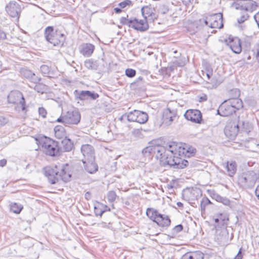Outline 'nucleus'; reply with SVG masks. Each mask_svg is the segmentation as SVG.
Listing matches in <instances>:
<instances>
[{
	"label": "nucleus",
	"mask_w": 259,
	"mask_h": 259,
	"mask_svg": "<svg viewBox=\"0 0 259 259\" xmlns=\"http://www.w3.org/2000/svg\"><path fill=\"white\" fill-rule=\"evenodd\" d=\"M41 147L42 151L46 155L56 156L59 154L60 148L57 142L46 136L35 139Z\"/></svg>",
	"instance_id": "obj_3"
},
{
	"label": "nucleus",
	"mask_w": 259,
	"mask_h": 259,
	"mask_svg": "<svg viewBox=\"0 0 259 259\" xmlns=\"http://www.w3.org/2000/svg\"><path fill=\"white\" fill-rule=\"evenodd\" d=\"M136 122L141 124L145 123L148 120V114L144 111L138 110Z\"/></svg>",
	"instance_id": "obj_35"
},
{
	"label": "nucleus",
	"mask_w": 259,
	"mask_h": 259,
	"mask_svg": "<svg viewBox=\"0 0 259 259\" xmlns=\"http://www.w3.org/2000/svg\"><path fill=\"white\" fill-rule=\"evenodd\" d=\"M131 3V2L129 0L124 1L119 3L118 6L120 8L123 9L126 6L129 5Z\"/></svg>",
	"instance_id": "obj_50"
},
{
	"label": "nucleus",
	"mask_w": 259,
	"mask_h": 259,
	"mask_svg": "<svg viewBox=\"0 0 259 259\" xmlns=\"http://www.w3.org/2000/svg\"><path fill=\"white\" fill-rule=\"evenodd\" d=\"M236 7L237 9H240L247 11H253L255 10L257 5L253 0H238L237 2Z\"/></svg>",
	"instance_id": "obj_15"
},
{
	"label": "nucleus",
	"mask_w": 259,
	"mask_h": 259,
	"mask_svg": "<svg viewBox=\"0 0 259 259\" xmlns=\"http://www.w3.org/2000/svg\"><path fill=\"white\" fill-rule=\"evenodd\" d=\"M138 113V110H135L133 111H131L128 113L127 115V120L130 121L136 122V120L137 119V114Z\"/></svg>",
	"instance_id": "obj_39"
},
{
	"label": "nucleus",
	"mask_w": 259,
	"mask_h": 259,
	"mask_svg": "<svg viewBox=\"0 0 259 259\" xmlns=\"http://www.w3.org/2000/svg\"><path fill=\"white\" fill-rule=\"evenodd\" d=\"M55 137L58 139L66 138V133L64 127L57 125L54 128Z\"/></svg>",
	"instance_id": "obj_30"
},
{
	"label": "nucleus",
	"mask_w": 259,
	"mask_h": 259,
	"mask_svg": "<svg viewBox=\"0 0 259 259\" xmlns=\"http://www.w3.org/2000/svg\"><path fill=\"white\" fill-rule=\"evenodd\" d=\"M45 36L47 41L54 46L63 45L65 36L60 30H56L53 26H48L45 29Z\"/></svg>",
	"instance_id": "obj_5"
},
{
	"label": "nucleus",
	"mask_w": 259,
	"mask_h": 259,
	"mask_svg": "<svg viewBox=\"0 0 259 259\" xmlns=\"http://www.w3.org/2000/svg\"><path fill=\"white\" fill-rule=\"evenodd\" d=\"M230 47L232 51L236 54H239L242 50L240 40L237 38H234L230 42Z\"/></svg>",
	"instance_id": "obj_28"
},
{
	"label": "nucleus",
	"mask_w": 259,
	"mask_h": 259,
	"mask_svg": "<svg viewBox=\"0 0 259 259\" xmlns=\"http://www.w3.org/2000/svg\"><path fill=\"white\" fill-rule=\"evenodd\" d=\"M132 134L135 137L141 138H142V129H134L132 132Z\"/></svg>",
	"instance_id": "obj_47"
},
{
	"label": "nucleus",
	"mask_w": 259,
	"mask_h": 259,
	"mask_svg": "<svg viewBox=\"0 0 259 259\" xmlns=\"http://www.w3.org/2000/svg\"><path fill=\"white\" fill-rule=\"evenodd\" d=\"M80 118L81 115L78 109L69 110L64 115V124H77Z\"/></svg>",
	"instance_id": "obj_11"
},
{
	"label": "nucleus",
	"mask_w": 259,
	"mask_h": 259,
	"mask_svg": "<svg viewBox=\"0 0 259 259\" xmlns=\"http://www.w3.org/2000/svg\"><path fill=\"white\" fill-rule=\"evenodd\" d=\"M35 83V85L33 88L35 91L41 94H43L46 91L47 88L45 84L39 83V82Z\"/></svg>",
	"instance_id": "obj_38"
},
{
	"label": "nucleus",
	"mask_w": 259,
	"mask_h": 259,
	"mask_svg": "<svg viewBox=\"0 0 259 259\" xmlns=\"http://www.w3.org/2000/svg\"><path fill=\"white\" fill-rule=\"evenodd\" d=\"M133 19H128L126 17H122L120 19V22L122 25H126L132 27Z\"/></svg>",
	"instance_id": "obj_43"
},
{
	"label": "nucleus",
	"mask_w": 259,
	"mask_h": 259,
	"mask_svg": "<svg viewBox=\"0 0 259 259\" xmlns=\"http://www.w3.org/2000/svg\"><path fill=\"white\" fill-rule=\"evenodd\" d=\"M146 214L151 220L160 227L167 228L170 225L171 221L168 215L160 213L157 210L153 208H148Z\"/></svg>",
	"instance_id": "obj_4"
},
{
	"label": "nucleus",
	"mask_w": 259,
	"mask_h": 259,
	"mask_svg": "<svg viewBox=\"0 0 259 259\" xmlns=\"http://www.w3.org/2000/svg\"><path fill=\"white\" fill-rule=\"evenodd\" d=\"M81 152L84 156V160H94V149L93 147L91 145H83L81 147Z\"/></svg>",
	"instance_id": "obj_20"
},
{
	"label": "nucleus",
	"mask_w": 259,
	"mask_h": 259,
	"mask_svg": "<svg viewBox=\"0 0 259 259\" xmlns=\"http://www.w3.org/2000/svg\"><path fill=\"white\" fill-rule=\"evenodd\" d=\"M226 168L228 175L233 177L237 170V163L235 161H228L226 164Z\"/></svg>",
	"instance_id": "obj_32"
},
{
	"label": "nucleus",
	"mask_w": 259,
	"mask_h": 259,
	"mask_svg": "<svg viewBox=\"0 0 259 259\" xmlns=\"http://www.w3.org/2000/svg\"><path fill=\"white\" fill-rule=\"evenodd\" d=\"M62 147L61 148L65 152L70 151L73 147V144L70 139L66 138L62 140L61 142Z\"/></svg>",
	"instance_id": "obj_33"
},
{
	"label": "nucleus",
	"mask_w": 259,
	"mask_h": 259,
	"mask_svg": "<svg viewBox=\"0 0 259 259\" xmlns=\"http://www.w3.org/2000/svg\"><path fill=\"white\" fill-rule=\"evenodd\" d=\"M256 51H257V52H256V59L257 60L258 62H259V46L256 49Z\"/></svg>",
	"instance_id": "obj_64"
},
{
	"label": "nucleus",
	"mask_w": 259,
	"mask_h": 259,
	"mask_svg": "<svg viewBox=\"0 0 259 259\" xmlns=\"http://www.w3.org/2000/svg\"><path fill=\"white\" fill-rule=\"evenodd\" d=\"M114 10L116 13L119 14L121 12V8H120L119 7H118L115 8Z\"/></svg>",
	"instance_id": "obj_62"
},
{
	"label": "nucleus",
	"mask_w": 259,
	"mask_h": 259,
	"mask_svg": "<svg viewBox=\"0 0 259 259\" xmlns=\"http://www.w3.org/2000/svg\"><path fill=\"white\" fill-rule=\"evenodd\" d=\"M38 113L40 115H41L43 118H45L47 115V111L43 107H39L38 108Z\"/></svg>",
	"instance_id": "obj_52"
},
{
	"label": "nucleus",
	"mask_w": 259,
	"mask_h": 259,
	"mask_svg": "<svg viewBox=\"0 0 259 259\" xmlns=\"http://www.w3.org/2000/svg\"><path fill=\"white\" fill-rule=\"evenodd\" d=\"M233 238V234H230L228 229L225 227L216 230L214 238L215 241L221 246L228 245Z\"/></svg>",
	"instance_id": "obj_7"
},
{
	"label": "nucleus",
	"mask_w": 259,
	"mask_h": 259,
	"mask_svg": "<svg viewBox=\"0 0 259 259\" xmlns=\"http://www.w3.org/2000/svg\"><path fill=\"white\" fill-rule=\"evenodd\" d=\"M7 38L6 33L0 28V40L5 39Z\"/></svg>",
	"instance_id": "obj_54"
},
{
	"label": "nucleus",
	"mask_w": 259,
	"mask_h": 259,
	"mask_svg": "<svg viewBox=\"0 0 259 259\" xmlns=\"http://www.w3.org/2000/svg\"><path fill=\"white\" fill-rule=\"evenodd\" d=\"M22 75L33 83L39 82L41 78L37 76L32 71L24 69L21 70Z\"/></svg>",
	"instance_id": "obj_25"
},
{
	"label": "nucleus",
	"mask_w": 259,
	"mask_h": 259,
	"mask_svg": "<svg viewBox=\"0 0 259 259\" xmlns=\"http://www.w3.org/2000/svg\"><path fill=\"white\" fill-rule=\"evenodd\" d=\"M211 196L212 198L214 199L216 201L220 202L221 201V199H222V196L220 195L219 194L216 193L214 191H212L211 193Z\"/></svg>",
	"instance_id": "obj_48"
},
{
	"label": "nucleus",
	"mask_w": 259,
	"mask_h": 259,
	"mask_svg": "<svg viewBox=\"0 0 259 259\" xmlns=\"http://www.w3.org/2000/svg\"><path fill=\"white\" fill-rule=\"evenodd\" d=\"M239 125L240 126V128H241V130L247 134H248L252 128L251 124L248 122L244 121H242L241 122H239Z\"/></svg>",
	"instance_id": "obj_37"
},
{
	"label": "nucleus",
	"mask_w": 259,
	"mask_h": 259,
	"mask_svg": "<svg viewBox=\"0 0 259 259\" xmlns=\"http://www.w3.org/2000/svg\"><path fill=\"white\" fill-rule=\"evenodd\" d=\"M254 18L259 28V13L254 16Z\"/></svg>",
	"instance_id": "obj_58"
},
{
	"label": "nucleus",
	"mask_w": 259,
	"mask_h": 259,
	"mask_svg": "<svg viewBox=\"0 0 259 259\" xmlns=\"http://www.w3.org/2000/svg\"><path fill=\"white\" fill-rule=\"evenodd\" d=\"M182 259H203V254L200 251L187 252L182 256Z\"/></svg>",
	"instance_id": "obj_29"
},
{
	"label": "nucleus",
	"mask_w": 259,
	"mask_h": 259,
	"mask_svg": "<svg viewBox=\"0 0 259 259\" xmlns=\"http://www.w3.org/2000/svg\"><path fill=\"white\" fill-rule=\"evenodd\" d=\"M6 11L11 17L18 20L21 12V7L17 1H12L6 5Z\"/></svg>",
	"instance_id": "obj_10"
},
{
	"label": "nucleus",
	"mask_w": 259,
	"mask_h": 259,
	"mask_svg": "<svg viewBox=\"0 0 259 259\" xmlns=\"http://www.w3.org/2000/svg\"><path fill=\"white\" fill-rule=\"evenodd\" d=\"M109 224H107L106 223H105V222H101V223L98 224V227H101V228H108V225Z\"/></svg>",
	"instance_id": "obj_56"
},
{
	"label": "nucleus",
	"mask_w": 259,
	"mask_h": 259,
	"mask_svg": "<svg viewBox=\"0 0 259 259\" xmlns=\"http://www.w3.org/2000/svg\"><path fill=\"white\" fill-rule=\"evenodd\" d=\"M169 11V8L167 5L161 4L158 6V12L159 14L164 15Z\"/></svg>",
	"instance_id": "obj_40"
},
{
	"label": "nucleus",
	"mask_w": 259,
	"mask_h": 259,
	"mask_svg": "<svg viewBox=\"0 0 259 259\" xmlns=\"http://www.w3.org/2000/svg\"><path fill=\"white\" fill-rule=\"evenodd\" d=\"M164 150L162 152L156 155V158L159 159L164 164L167 165V161L175 159L177 156H179L177 144L175 143L169 144L166 148L164 147Z\"/></svg>",
	"instance_id": "obj_6"
},
{
	"label": "nucleus",
	"mask_w": 259,
	"mask_h": 259,
	"mask_svg": "<svg viewBox=\"0 0 259 259\" xmlns=\"http://www.w3.org/2000/svg\"><path fill=\"white\" fill-rule=\"evenodd\" d=\"M177 149L178 150V152H179L178 155L179 156H184L185 157H190L193 156L196 152V149L194 147L192 146L188 147L186 145L185 147H182L177 145Z\"/></svg>",
	"instance_id": "obj_24"
},
{
	"label": "nucleus",
	"mask_w": 259,
	"mask_h": 259,
	"mask_svg": "<svg viewBox=\"0 0 259 259\" xmlns=\"http://www.w3.org/2000/svg\"><path fill=\"white\" fill-rule=\"evenodd\" d=\"M255 194L257 199L259 200V185L257 186L255 190Z\"/></svg>",
	"instance_id": "obj_61"
},
{
	"label": "nucleus",
	"mask_w": 259,
	"mask_h": 259,
	"mask_svg": "<svg viewBox=\"0 0 259 259\" xmlns=\"http://www.w3.org/2000/svg\"><path fill=\"white\" fill-rule=\"evenodd\" d=\"M84 65L87 69L93 70H97L99 67L97 61L92 59L86 60L84 62Z\"/></svg>",
	"instance_id": "obj_34"
},
{
	"label": "nucleus",
	"mask_w": 259,
	"mask_h": 259,
	"mask_svg": "<svg viewBox=\"0 0 259 259\" xmlns=\"http://www.w3.org/2000/svg\"><path fill=\"white\" fill-rule=\"evenodd\" d=\"M223 15L221 13L214 14L205 17L202 20L206 26L210 28H221L223 26L222 23Z\"/></svg>",
	"instance_id": "obj_8"
},
{
	"label": "nucleus",
	"mask_w": 259,
	"mask_h": 259,
	"mask_svg": "<svg viewBox=\"0 0 259 259\" xmlns=\"http://www.w3.org/2000/svg\"><path fill=\"white\" fill-rule=\"evenodd\" d=\"M228 219H226L221 214L214 219V227L216 230L217 229H221L224 227L227 228V222Z\"/></svg>",
	"instance_id": "obj_26"
},
{
	"label": "nucleus",
	"mask_w": 259,
	"mask_h": 259,
	"mask_svg": "<svg viewBox=\"0 0 259 259\" xmlns=\"http://www.w3.org/2000/svg\"><path fill=\"white\" fill-rule=\"evenodd\" d=\"M141 13L143 18L152 23L157 19L158 15L155 12L154 8L150 6H146L142 7Z\"/></svg>",
	"instance_id": "obj_17"
},
{
	"label": "nucleus",
	"mask_w": 259,
	"mask_h": 259,
	"mask_svg": "<svg viewBox=\"0 0 259 259\" xmlns=\"http://www.w3.org/2000/svg\"><path fill=\"white\" fill-rule=\"evenodd\" d=\"M184 117L187 120L196 123H200L202 120L201 112L197 109L187 110Z\"/></svg>",
	"instance_id": "obj_16"
},
{
	"label": "nucleus",
	"mask_w": 259,
	"mask_h": 259,
	"mask_svg": "<svg viewBox=\"0 0 259 259\" xmlns=\"http://www.w3.org/2000/svg\"><path fill=\"white\" fill-rule=\"evenodd\" d=\"M7 160L6 159H3L0 160V166L4 167L7 164Z\"/></svg>",
	"instance_id": "obj_60"
},
{
	"label": "nucleus",
	"mask_w": 259,
	"mask_h": 259,
	"mask_svg": "<svg viewBox=\"0 0 259 259\" xmlns=\"http://www.w3.org/2000/svg\"><path fill=\"white\" fill-rule=\"evenodd\" d=\"M19 104L21 105L23 111L25 109V101L22 94L19 91L12 92L8 96V101L9 103L16 104L19 100Z\"/></svg>",
	"instance_id": "obj_13"
},
{
	"label": "nucleus",
	"mask_w": 259,
	"mask_h": 259,
	"mask_svg": "<svg viewBox=\"0 0 259 259\" xmlns=\"http://www.w3.org/2000/svg\"><path fill=\"white\" fill-rule=\"evenodd\" d=\"M164 150V147L150 146L145 148L142 153L145 157H148L151 154H155L156 157V155H158L159 152H162Z\"/></svg>",
	"instance_id": "obj_23"
},
{
	"label": "nucleus",
	"mask_w": 259,
	"mask_h": 259,
	"mask_svg": "<svg viewBox=\"0 0 259 259\" xmlns=\"http://www.w3.org/2000/svg\"><path fill=\"white\" fill-rule=\"evenodd\" d=\"M23 206L17 203H11L10 204V210L15 213L19 214L23 209Z\"/></svg>",
	"instance_id": "obj_36"
},
{
	"label": "nucleus",
	"mask_w": 259,
	"mask_h": 259,
	"mask_svg": "<svg viewBox=\"0 0 259 259\" xmlns=\"http://www.w3.org/2000/svg\"><path fill=\"white\" fill-rule=\"evenodd\" d=\"M249 18L248 14L245 12L242 14L241 17L237 19V22L239 24L243 23L245 21L247 20Z\"/></svg>",
	"instance_id": "obj_46"
},
{
	"label": "nucleus",
	"mask_w": 259,
	"mask_h": 259,
	"mask_svg": "<svg viewBox=\"0 0 259 259\" xmlns=\"http://www.w3.org/2000/svg\"><path fill=\"white\" fill-rule=\"evenodd\" d=\"M94 211H95V215L96 216H102V215L103 214V213L104 212V210H101L100 208L96 207V206H95L94 207Z\"/></svg>",
	"instance_id": "obj_51"
},
{
	"label": "nucleus",
	"mask_w": 259,
	"mask_h": 259,
	"mask_svg": "<svg viewBox=\"0 0 259 259\" xmlns=\"http://www.w3.org/2000/svg\"><path fill=\"white\" fill-rule=\"evenodd\" d=\"M67 165L61 167L55 165L45 168V175L47 177L49 183L55 184L59 180L67 182L70 180L71 175L67 170Z\"/></svg>",
	"instance_id": "obj_1"
},
{
	"label": "nucleus",
	"mask_w": 259,
	"mask_h": 259,
	"mask_svg": "<svg viewBox=\"0 0 259 259\" xmlns=\"http://www.w3.org/2000/svg\"><path fill=\"white\" fill-rule=\"evenodd\" d=\"M184 156H177L175 159L167 161V165L174 168H184L186 167L189 162L188 160L183 159Z\"/></svg>",
	"instance_id": "obj_19"
},
{
	"label": "nucleus",
	"mask_w": 259,
	"mask_h": 259,
	"mask_svg": "<svg viewBox=\"0 0 259 259\" xmlns=\"http://www.w3.org/2000/svg\"><path fill=\"white\" fill-rule=\"evenodd\" d=\"M183 2V3L187 6L188 5H189L192 1H193V0H181Z\"/></svg>",
	"instance_id": "obj_63"
},
{
	"label": "nucleus",
	"mask_w": 259,
	"mask_h": 259,
	"mask_svg": "<svg viewBox=\"0 0 259 259\" xmlns=\"http://www.w3.org/2000/svg\"><path fill=\"white\" fill-rule=\"evenodd\" d=\"M40 70L42 74L44 75H49L50 72V67L46 65H42L40 67Z\"/></svg>",
	"instance_id": "obj_44"
},
{
	"label": "nucleus",
	"mask_w": 259,
	"mask_h": 259,
	"mask_svg": "<svg viewBox=\"0 0 259 259\" xmlns=\"http://www.w3.org/2000/svg\"><path fill=\"white\" fill-rule=\"evenodd\" d=\"M183 229V227L182 225L179 224L176 226L172 229L173 232L176 233H178L181 232Z\"/></svg>",
	"instance_id": "obj_53"
},
{
	"label": "nucleus",
	"mask_w": 259,
	"mask_h": 259,
	"mask_svg": "<svg viewBox=\"0 0 259 259\" xmlns=\"http://www.w3.org/2000/svg\"><path fill=\"white\" fill-rule=\"evenodd\" d=\"M239 182L245 187L252 186L255 181V175L253 171L243 173L239 177Z\"/></svg>",
	"instance_id": "obj_14"
},
{
	"label": "nucleus",
	"mask_w": 259,
	"mask_h": 259,
	"mask_svg": "<svg viewBox=\"0 0 259 259\" xmlns=\"http://www.w3.org/2000/svg\"><path fill=\"white\" fill-rule=\"evenodd\" d=\"M211 203L210 201L207 197H203L200 202V208L201 210V212L204 211L205 209V207L208 204Z\"/></svg>",
	"instance_id": "obj_41"
},
{
	"label": "nucleus",
	"mask_w": 259,
	"mask_h": 259,
	"mask_svg": "<svg viewBox=\"0 0 259 259\" xmlns=\"http://www.w3.org/2000/svg\"><path fill=\"white\" fill-rule=\"evenodd\" d=\"M177 111L175 110H171L167 108L165 110L163 120V122L167 125H170L172 122L177 118Z\"/></svg>",
	"instance_id": "obj_22"
},
{
	"label": "nucleus",
	"mask_w": 259,
	"mask_h": 259,
	"mask_svg": "<svg viewBox=\"0 0 259 259\" xmlns=\"http://www.w3.org/2000/svg\"><path fill=\"white\" fill-rule=\"evenodd\" d=\"M150 23L145 19L144 20H139L137 18H134L133 19L132 27L140 31H144L148 29L149 23Z\"/></svg>",
	"instance_id": "obj_21"
},
{
	"label": "nucleus",
	"mask_w": 259,
	"mask_h": 259,
	"mask_svg": "<svg viewBox=\"0 0 259 259\" xmlns=\"http://www.w3.org/2000/svg\"><path fill=\"white\" fill-rule=\"evenodd\" d=\"M239 130V124L235 122H230L226 125L224 128V133L229 139L234 140L237 136Z\"/></svg>",
	"instance_id": "obj_12"
},
{
	"label": "nucleus",
	"mask_w": 259,
	"mask_h": 259,
	"mask_svg": "<svg viewBox=\"0 0 259 259\" xmlns=\"http://www.w3.org/2000/svg\"><path fill=\"white\" fill-rule=\"evenodd\" d=\"M95 46L91 44H86L82 48L80 53L85 56L89 57L93 53Z\"/></svg>",
	"instance_id": "obj_31"
},
{
	"label": "nucleus",
	"mask_w": 259,
	"mask_h": 259,
	"mask_svg": "<svg viewBox=\"0 0 259 259\" xmlns=\"http://www.w3.org/2000/svg\"><path fill=\"white\" fill-rule=\"evenodd\" d=\"M74 93L76 98L82 101L89 99L94 100L99 97V94L94 91H81L78 92L77 90H75Z\"/></svg>",
	"instance_id": "obj_18"
},
{
	"label": "nucleus",
	"mask_w": 259,
	"mask_h": 259,
	"mask_svg": "<svg viewBox=\"0 0 259 259\" xmlns=\"http://www.w3.org/2000/svg\"><path fill=\"white\" fill-rule=\"evenodd\" d=\"M242 254L241 252V248H240L237 253V254L235 257L234 259H242Z\"/></svg>",
	"instance_id": "obj_57"
},
{
	"label": "nucleus",
	"mask_w": 259,
	"mask_h": 259,
	"mask_svg": "<svg viewBox=\"0 0 259 259\" xmlns=\"http://www.w3.org/2000/svg\"><path fill=\"white\" fill-rule=\"evenodd\" d=\"M6 119L3 117H0V126L4 125L6 123Z\"/></svg>",
	"instance_id": "obj_59"
},
{
	"label": "nucleus",
	"mask_w": 259,
	"mask_h": 259,
	"mask_svg": "<svg viewBox=\"0 0 259 259\" xmlns=\"http://www.w3.org/2000/svg\"><path fill=\"white\" fill-rule=\"evenodd\" d=\"M243 107L242 100L238 98L224 101L218 109V114L222 116H228L235 113Z\"/></svg>",
	"instance_id": "obj_2"
},
{
	"label": "nucleus",
	"mask_w": 259,
	"mask_h": 259,
	"mask_svg": "<svg viewBox=\"0 0 259 259\" xmlns=\"http://www.w3.org/2000/svg\"><path fill=\"white\" fill-rule=\"evenodd\" d=\"M107 196L108 201L110 202H113L115 200L117 195L115 191H110L108 192Z\"/></svg>",
	"instance_id": "obj_42"
},
{
	"label": "nucleus",
	"mask_w": 259,
	"mask_h": 259,
	"mask_svg": "<svg viewBox=\"0 0 259 259\" xmlns=\"http://www.w3.org/2000/svg\"><path fill=\"white\" fill-rule=\"evenodd\" d=\"M125 73L127 77L132 78L136 75V71L133 69L127 68L125 70Z\"/></svg>",
	"instance_id": "obj_45"
},
{
	"label": "nucleus",
	"mask_w": 259,
	"mask_h": 259,
	"mask_svg": "<svg viewBox=\"0 0 259 259\" xmlns=\"http://www.w3.org/2000/svg\"><path fill=\"white\" fill-rule=\"evenodd\" d=\"M82 162L84 165L85 170L90 174H94L98 169L97 164L94 162V160H83Z\"/></svg>",
	"instance_id": "obj_27"
},
{
	"label": "nucleus",
	"mask_w": 259,
	"mask_h": 259,
	"mask_svg": "<svg viewBox=\"0 0 259 259\" xmlns=\"http://www.w3.org/2000/svg\"><path fill=\"white\" fill-rule=\"evenodd\" d=\"M143 77L141 76H140L137 79V80L133 82L132 83V85L133 86H137V87L141 85V84H142L143 83Z\"/></svg>",
	"instance_id": "obj_49"
},
{
	"label": "nucleus",
	"mask_w": 259,
	"mask_h": 259,
	"mask_svg": "<svg viewBox=\"0 0 259 259\" xmlns=\"http://www.w3.org/2000/svg\"><path fill=\"white\" fill-rule=\"evenodd\" d=\"M202 196V191L198 188H192L186 191L183 194V197L191 205L195 204V201L197 200Z\"/></svg>",
	"instance_id": "obj_9"
},
{
	"label": "nucleus",
	"mask_w": 259,
	"mask_h": 259,
	"mask_svg": "<svg viewBox=\"0 0 259 259\" xmlns=\"http://www.w3.org/2000/svg\"><path fill=\"white\" fill-rule=\"evenodd\" d=\"M220 202L223 203L226 205H228L230 204V200L225 197H222V199H221V201H220Z\"/></svg>",
	"instance_id": "obj_55"
}]
</instances>
